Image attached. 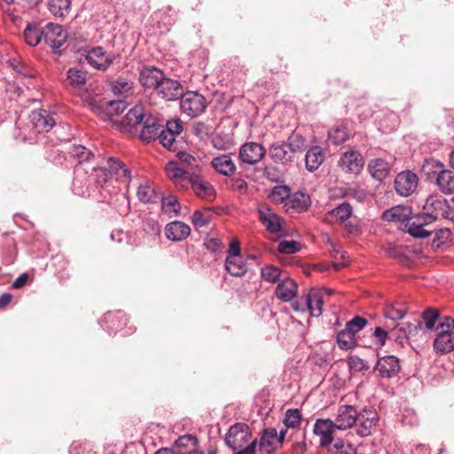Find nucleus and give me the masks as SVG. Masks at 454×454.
<instances>
[{
	"instance_id": "obj_1",
	"label": "nucleus",
	"mask_w": 454,
	"mask_h": 454,
	"mask_svg": "<svg viewBox=\"0 0 454 454\" xmlns=\"http://www.w3.org/2000/svg\"><path fill=\"white\" fill-rule=\"evenodd\" d=\"M225 443L234 451L233 454H255L257 439L253 438L248 425L236 423L230 427L225 436Z\"/></svg>"
},
{
	"instance_id": "obj_2",
	"label": "nucleus",
	"mask_w": 454,
	"mask_h": 454,
	"mask_svg": "<svg viewBox=\"0 0 454 454\" xmlns=\"http://www.w3.org/2000/svg\"><path fill=\"white\" fill-rule=\"evenodd\" d=\"M434 348L437 353L447 354L454 350V319L443 317L436 325Z\"/></svg>"
},
{
	"instance_id": "obj_3",
	"label": "nucleus",
	"mask_w": 454,
	"mask_h": 454,
	"mask_svg": "<svg viewBox=\"0 0 454 454\" xmlns=\"http://www.w3.org/2000/svg\"><path fill=\"white\" fill-rule=\"evenodd\" d=\"M207 103L205 97L197 91H187L180 98L181 110L193 118L205 112Z\"/></svg>"
},
{
	"instance_id": "obj_4",
	"label": "nucleus",
	"mask_w": 454,
	"mask_h": 454,
	"mask_svg": "<svg viewBox=\"0 0 454 454\" xmlns=\"http://www.w3.org/2000/svg\"><path fill=\"white\" fill-rule=\"evenodd\" d=\"M323 303L322 294L310 291L303 299L294 301L292 307L296 311L309 310L312 317H319L323 311Z\"/></svg>"
},
{
	"instance_id": "obj_5",
	"label": "nucleus",
	"mask_w": 454,
	"mask_h": 454,
	"mask_svg": "<svg viewBox=\"0 0 454 454\" xmlns=\"http://www.w3.org/2000/svg\"><path fill=\"white\" fill-rule=\"evenodd\" d=\"M154 454H203L198 450V440L192 434L180 436L171 449H160Z\"/></svg>"
},
{
	"instance_id": "obj_6",
	"label": "nucleus",
	"mask_w": 454,
	"mask_h": 454,
	"mask_svg": "<svg viewBox=\"0 0 454 454\" xmlns=\"http://www.w3.org/2000/svg\"><path fill=\"white\" fill-rule=\"evenodd\" d=\"M447 200L442 196L431 194L427 198L422 213L429 222H434L440 217H445L447 215Z\"/></svg>"
},
{
	"instance_id": "obj_7",
	"label": "nucleus",
	"mask_w": 454,
	"mask_h": 454,
	"mask_svg": "<svg viewBox=\"0 0 454 454\" xmlns=\"http://www.w3.org/2000/svg\"><path fill=\"white\" fill-rule=\"evenodd\" d=\"M379 422V416L376 410L364 408L357 414L356 433L362 437L369 436L375 430Z\"/></svg>"
},
{
	"instance_id": "obj_8",
	"label": "nucleus",
	"mask_w": 454,
	"mask_h": 454,
	"mask_svg": "<svg viewBox=\"0 0 454 454\" xmlns=\"http://www.w3.org/2000/svg\"><path fill=\"white\" fill-rule=\"evenodd\" d=\"M266 154L265 147L256 142H247L239 148V158L241 163L254 165L260 162Z\"/></svg>"
},
{
	"instance_id": "obj_9",
	"label": "nucleus",
	"mask_w": 454,
	"mask_h": 454,
	"mask_svg": "<svg viewBox=\"0 0 454 454\" xmlns=\"http://www.w3.org/2000/svg\"><path fill=\"white\" fill-rule=\"evenodd\" d=\"M258 215L260 221L270 234L276 237H280L284 234L280 217L270 207L266 205L260 206L258 207Z\"/></svg>"
},
{
	"instance_id": "obj_10",
	"label": "nucleus",
	"mask_w": 454,
	"mask_h": 454,
	"mask_svg": "<svg viewBox=\"0 0 454 454\" xmlns=\"http://www.w3.org/2000/svg\"><path fill=\"white\" fill-rule=\"evenodd\" d=\"M419 184L417 175L411 170L400 172L395 179V189L401 196H410L412 194Z\"/></svg>"
},
{
	"instance_id": "obj_11",
	"label": "nucleus",
	"mask_w": 454,
	"mask_h": 454,
	"mask_svg": "<svg viewBox=\"0 0 454 454\" xmlns=\"http://www.w3.org/2000/svg\"><path fill=\"white\" fill-rule=\"evenodd\" d=\"M333 420L318 419L314 424L313 432L319 437V444L323 448L330 446L333 442V434L337 430Z\"/></svg>"
},
{
	"instance_id": "obj_12",
	"label": "nucleus",
	"mask_w": 454,
	"mask_h": 454,
	"mask_svg": "<svg viewBox=\"0 0 454 454\" xmlns=\"http://www.w3.org/2000/svg\"><path fill=\"white\" fill-rule=\"evenodd\" d=\"M148 114L142 104H137L128 111L124 118L120 121L121 131L130 132L133 128L142 125Z\"/></svg>"
},
{
	"instance_id": "obj_13",
	"label": "nucleus",
	"mask_w": 454,
	"mask_h": 454,
	"mask_svg": "<svg viewBox=\"0 0 454 454\" xmlns=\"http://www.w3.org/2000/svg\"><path fill=\"white\" fill-rule=\"evenodd\" d=\"M166 175L169 180L179 189L187 190L189 188V180L192 173H190L181 168L176 161H169L165 166Z\"/></svg>"
},
{
	"instance_id": "obj_14",
	"label": "nucleus",
	"mask_w": 454,
	"mask_h": 454,
	"mask_svg": "<svg viewBox=\"0 0 454 454\" xmlns=\"http://www.w3.org/2000/svg\"><path fill=\"white\" fill-rule=\"evenodd\" d=\"M364 161L358 151L350 149L342 153L339 160V166L342 171L350 174H358L363 169Z\"/></svg>"
},
{
	"instance_id": "obj_15",
	"label": "nucleus",
	"mask_w": 454,
	"mask_h": 454,
	"mask_svg": "<svg viewBox=\"0 0 454 454\" xmlns=\"http://www.w3.org/2000/svg\"><path fill=\"white\" fill-rule=\"evenodd\" d=\"M140 138L144 141H151L158 138L164 128V120L149 114L144 123L141 125Z\"/></svg>"
},
{
	"instance_id": "obj_16",
	"label": "nucleus",
	"mask_w": 454,
	"mask_h": 454,
	"mask_svg": "<svg viewBox=\"0 0 454 454\" xmlns=\"http://www.w3.org/2000/svg\"><path fill=\"white\" fill-rule=\"evenodd\" d=\"M189 187L200 199L212 201L215 198L213 185L201 176L192 173L189 180Z\"/></svg>"
},
{
	"instance_id": "obj_17",
	"label": "nucleus",
	"mask_w": 454,
	"mask_h": 454,
	"mask_svg": "<svg viewBox=\"0 0 454 454\" xmlns=\"http://www.w3.org/2000/svg\"><path fill=\"white\" fill-rule=\"evenodd\" d=\"M43 39L52 49L60 48L67 39V32L61 25L48 23L43 31Z\"/></svg>"
},
{
	"instance_id": "obj_18",
	"label": "nucleus",
	"mask_w": 454,
	"mask_h": 454,
	"mask_svg": "<svg viewBox=\"0 0 454 454\" xmlns=\"http://www.w3.org/2000/svg\"><path fill=\"white\" fill-rule=\"evenodd\" d=\"M357 411L352 405H340L338 408L335 420L333 421L339 430L351 428L357 420Z\"/></svg>"
},
{
	"instance_id": "obj_19",
	"label": "nucleus",
	"mask_w": 454,
	"mask_h": 454,
	"mask_svg": "<svg viewBox=\"0 0 454 454\" xmlns=\"http://www.w3.org/2000/svg\"><path fill=\"white\" fill-rule=\"evenodd\" d=\"M164 76L165 75L160 69L148 66L141 69L139 74V82L146 89L158 90Z\"/></svg>"
},
{
	"instance_id": "obj_20",
	"label": "nucleus",
	"mask_w": 454,
	"mask_h": 454,
	"mask_svg": "<svg viewBox=\"0 0 454 454\" xmlns=\"http://www.w3.org/2000/svg\"><path fill=\"white\" fill-rule=\"evenodd\" d=\"M431 223L432 222L426 219L425 215L420 214L414 217H410L404 227L411 236L423 239L428 237L432 233V231L426 229V226Z\"/></svg>"
},
{
	"instance_id": "obj_21",
	"label": "nucleus",
	"mask_w": 454,
	"mask_h": 454,
	"mask_svg": "<svg viewBox=\"0 0 454 454\" xmlns=\"http://www.w3.org/2000/svg\"><path fill=\"white\" fill-rule=\"evenodd\" d=\"M29 118L30 121L38 132H48L56 123L53 116L45 109L33 111Z\"/></svg>"
},
{
	"instance_id": "obj_22",
	"label": "nucleus",
	"mask_w": 454,
	"mask_h": 454,
	"mask_svg": "<svg viewBox=\"0 0 454 454\" xmlns=\"http://www.w3.org/2000/svg\"><path fill=\"white\" fill-rule=\"evenodd\" d=\"M375 370L381 378H392L400 371L399 360L395 356H383L378 360Z\"/></svg>"
},
{
	"instance_id": "obj_23",
	"label": "nucleus",
	"mask_w": 454,
	"mask_h": 454,
	"mask_svg": "<svg viewBox=\"0 0 454 454\" xmlns=\"http://www.w3.org/2000/svg\"><path fill=\"white\" fill-rule=\"evenodd\" d=\"M157 91L167 100L177 99L184 94L183 86L179 82L166 78L165 76Z\"/></svg>"
},
{
	"instance_id": "obj_24",
	"label": "nucleus",
	"mask_w": 454,
	"mask_h": 454,
	"mask_svg": "<svg viewBox=\"0 0 454 454\" xmlns=\"http://www.w3.org/2000/svg\"><path fill=\"white\" fill-rule=\"evenodd\" d=\"M86 59L90 67L98 70L107 69L113 62L102 47H95L89 51Z\"/></svg>"
},
{
	"instance_id": "obj_25",
	"label": "nucleus",
	"mask_w": 454,
	"mask_h": 454,
	"mask_svg": "<svg viewBox=\"0 0 454 454\" xmlns=\"http://www.w3.org/2000/svg\"><path fill=\"white\" fill-rule=\"evenodd\" d=\"M190 233V226L180 221L171 222L165 227V236L168 239L172 241H181L185 239Z\"/></svg>"
},
{
	"instance_id": "obj_26",
	"label": "nucleus",
	"mask_w": 454,
	"mask_h": 454,
	"mask_svg": "<svg viewBox=\"0 0 454 454\" xmlns=\"http://www.w3.org/2000/svg\"><path fill=\"white\" fill-rule=\"evenodd\" d=\"M297 289L298 286L294 280L284 278L278 284L275 294L278 299L283 301H290L296 296Z\"/></svg>"
},
{
	"instance_id": "obj_27",
	"label": "nucleus",
	"mask_w": 454,
	"mask_h": 454,
	"mask_svg": "<svg viewBox=\"0 0 454 454\" xmlns=\"http://www.w3.org/2000/svg\"><path fill=\"white\" fill-rule=\"evenodd\" d=\"M211 164L215 170L223 176H230L236 171V165L228 154L215 157Z\"/></svg>"
},
{
	"instance_id": "obj_28",
	"label": "nucleus",
	"mask_w": 454,
	"mask_h": 454,
	"mask_svg": "<svg viewBox=\"0 0 454 454\" xmlns=\"http://www.w3.org/2000/svg\"><path fill=\"white\" fill-rule=\"evenodd\" d=\"M270 158L277 163L286 164L292 161L294 156L286 143H274L269 150Z\"/></svg>"
},
{
	"instance_id": "obj_29",
	"label": "nucleus",
	"mask_w": 454,
	"mask_h": 454,
	"mask_svg": "<svg viewBox=\"0 0 454 454\" xmlns=\"http://www.w3.org/2000/svg\"><path fill=\"white\" fill-rule=\"evenodd\" d=\"M285 206L286 207V211L292 209L299 213L303 212L310 206V198L303 192H296L290 196L289 200L286 201Z\"/></svg>"
},
{
	"instance_id": "obj_30",
	"label": "nucleus",
	"mask_w": 454,
	"mask_h": 454,
	"mask_svg": "<svg viewBox=\"0 0 454 454\" xmlns=\"http://www.w3.org/2000/svg\"><path fill=\"white\" fill-rule=\"evenodd\" d=\"M106 164L112 178L114 177L116 180L121 181L130 180V171L118 159L110 158Z\"/></svg>"
},
{
	"instance_id": "obj_31",
	"label": "nucleus",
	"mask_w": 454,
	"mask_h": 454,
	"mask_svg": "<svg viewBox=\"0 0 454 454\" xmlns=\"http://www.w3.org/2000/svg\"><path fill=\"white\" fill-rule=\"evenodd\" d=\"M368 169L372 176L378 181L384 180L390 172L388 162L380 158L372 160L368 165Z\"/></svg>"
},
{
	"instance_id": "obj_32",
	"label": "nucleus",
	"mask_w": 454,
	"mask_h": 454,
	"mask_svg": "<svg viewBox=\"0 0 454 454\" xmlns=\"http://www.w3.org/2000/svg\"><path fill=\"white\" fill-rule=\"evenodd\" d=\"M325 160V153L320 146H312L306 153L305 163L309 171L317 170Z\"/></svg>"
},
{
	"instance_id": "obj_33",
	"label": "nucleus",
	"mask_w": 454,
	"mask_h": 454,
	"mask_svg": "<svg viewBox=\"0 0 454 454\" xmlns=\"http://www.w3.org/2000/svg\"><path fill=\"white\" fill-rule=\"evenodd\" d=\"M445 168L444 165L434 159H427L421 168L422 173L430 182L435 181Z\"/></svg>"
},
{
	"instance_id": "obj_34",
	"label": "nucleus",
	"mask_w": 454,
	"mask_h": 454,
	"mask_svg": "<svg viewBox=\"0 0 454 454\" xmlns=\"http://www.w3.org/2000/svg\"><path fill=\"white\" fill-rule=\"evenodd\" d=\"M278 444V431L275 428L266 429L260 439V450L271 453Z\"/></svg>"
},
{
	"instance_id": "obj_35",
	"label": "nucleus",
	"mask_w": 454,
	"mask_h": 454,
	"mask_svg": "<svg viewBox=\"0 0 454 454\" xmlns=\"http://www.w3.org/2000/svg\"><path fill=\"white\" fill-rule=\"evenodd\" d=\"M224 267L234 277L243 276L247 271V266L242 255L226 258Z\"/></svg>"
},
{
	"instance_id": "obj_36",
	"label": "nucleus",
	"mask_w": 454,
	"mask_h": 454,
	"mask_svg": "<svg viewBox=\"0 0 454 454\" xmlns=\"http://www.w3.org/2000/svg\"><path fill=\"white\" fill-rule=\"evenodd\" d=\"M439 189L445 194L454 192V172L444 168L441 175L434 181Z\"/></svg>"
},
{
	"instance_id": "obj_37",
	"label": "nucleus",
	"mask_w": 454,
	"mask_h": 454,
	"mask_svg": "<svg viewBox=\"0 0 454 454\" xmlns=\"http://www.w3.org/2000/svg\"><path fill=\"white\" fill-rule=\"evenodd\" d=\"M411 214L410 207H395L383 213V219L388 222H407Z\"/></svg>"
},
{
	"instance_id": "obj_38",
	"label": "nucleus",
	"mask_w": 454,
	"mask_h": 454,
	"mask_svg": "<svg viewBox=\"0 0 454 454\" xmlns=\"http://www.w3.org/2000/svg\"><path fill=\"white\" fill-rule=\"evenodd\" d=\"M70 0H47V6L51 13L56 17H65L69 13Z\"/></svg>"
},
{
	"instance_id": "obj_39",
	"label": "nucleus",
	"mask_w": 454,
	"mask_h": 454,
	"mask_svg": "<svg viewBox=\"0 0 454 454\" xmlns=\"http://www.w3.org/2000/svg\"><path fill=\"white\" fill-rule=\"evenodd\" d=\"M24 39L30 46H36L43 38V31L35 24H28L24 32Z\"/></svg>"
},
{
	"instance_id": "obj_40",
	"label": "nucleus",
	"mask_w": 454,
	"mask_h": 454,
	"mask_svg": "<svg viewBox=\"0 0 454 454\" xmlns=\"http://www.w3.org/2000/svg\"><path fill=\"white\" fill-rule=\"evenodd\" d=\"M87 81V74L86 72L76 69V68H70L67 72V82L69 85H71L74 89L82 90Z\"/></svg>"
},
{
	"instance_id": "obj_41",
	"label": "nucleus",
	"mask_w": 454,
	"mask_h": 454,
	"mask_svg": "<svg viewBox=\"0 0 454 454\" xmlns=\"http://www.w3.org/2000/svg\"><path fill=\"white\" fill-rule=\"evenodd\" d=\"M407 313V307L404 303L395 302L384 308V315L391 320L403 318Z\"/></svg>"
},
{
	"instance_id": "obj_42",
	"label": "nucleus",
	"mask_w": 454,
	"mask_h": 454,
	"mask_svg": "<svg viewBox=\"0 0 454 454\" xmlns=\"http://www.w3.org/2000/svg\"><path fill=\"white\" fill-rule=\"evenodd\" d=\"M352 215V207L348 203H341L327 214V220L329 218H336L340 222H345Z\"/></svg>"
},
{
	"instance_id": "obj_43",
	"label": "nucleus",
	"mask_w": 454,
	"mask_h": 454,
	"mask_svg": "<svg viewBox=\"0 0 454 454\" xmlns=\"http://www.w3.org/2000/svg\"><path fill=\"white\" fill-rule=\"evenodd\" d=\"M137 194L138 200L143 203H153L158 198L154 188L149 184H140Z\"/></svg>"
},
{
	"instance_id": "obj_44",
	"label": "nucleus",
	"mask_w": 454,
	"mask_h": 454,
	"mask_svg": "<svg viewBox=\"0 0 454 454\" xmlns=\"http://www.w3.org/2000/svg\"><path fill=\"white\" fill-rule=\"evenodd\" d=\"M356 335L352 330H341L337 335V342L341 349H350L356 343Z\"/></svg>"
},
{
	"instance_id": "obj_45",
	"label": "nucleus",
	"mask_w": 454,
	"mask_h": 454,
	"mask_svg": "<svg viewBox=\"0 0 454 454\" xmlns=\"http://www.w3.org/2000/svg\"><path fill=\"white\" fill-rule=\"evenodd\" d=\"M132 89L133 82L124 78H118L112 82V90L117 96H127Z\"/></svg>"
},
{
	"instance_id": "obj_46",
	"label": "nucleus",
	"mask_w": 454,
	"mask_h": 454,
	"mask_svg": "<svg viewBox=\"0 0 454 454\" xmlns=\"http://www.w3.org/2000/svg\"><path fill=\"white\" fill-rule=\"evenodd\" d=\"M328 138L333 145H341L348 138V134L347 129L343 126H336L328 131Z\"/></svg>"
},
{
	"instance_id": "obj_47",
	"label": "nucleus",
	"mask_w": 454,
	"mask_h": 454,
	"mask_svg": "<svg viewBox=\"0 0 454 454\" xmlns=\"http://www.w3.org/2000/svg\"><path fill=\"white\" fill-rule=\"evenodd\" d=\"M290 196V189L286 185L275 186L270 193V200L277 204L287 201Z\"/></svg>"
},
{
	"instance_id": "obj_48",
	"label": "nucleus",
	"mask_w": 454,
	"mask_h": 454,
	"mask_svg": "<svg viewBox=\"0 0 454 454\" xmlns=\"http://www.w3.org/2000/svg\"><path fill=\"white\" fill-rule=\"evenodd\" d=\"M262 278L270 283H275L281 278V270L273 265H266L261 269Z\"/></svg>"
},
{
	"instance_id": "obj_49",
	"label": "nucleus",
	"mask_w": 454,
	"mask_h": 454,
	"mask_svg": "<svg viewBox=\"0 0 454 454\" xmlns=\"http://www.w3.org/2000/svg\"><path fill=\"white\" fill-rule=\"evenodd\" d=\"M286 145L294 155L295 153L301 152L303 150L305 140L301 135L293 134L288 137Z\"/></svg>"
},
{
	"instance_id": "obj_50",
	"label": "nucleus",
	"mask_w": 454,
	"mask_h": 454,
	"mask_svg": "<svg viewBox=\"0 0 454 454\" xmlns=\"http://www.w3.org/2000/svg\"><path fill=\"white\" fill-rule=\"evenodd\" d=\"M301 414L298 409H289L286 412L284 423L286 427L295 428L300 426Z\"/></svg>"
},
{
	"instance_id": "obj_51",
	"label": "nucleus",
	"mask_w": 454,
	"mask_h": 454,
	"mask_svg": "<svg viewBox=\"0 0 454 454\" xmlns=\"http://www.w3.org/2000/svg\"><path fill=\"white\" fill-rule=\"evenodd\" d=\"M175 135L171 134L169 131L165 130L164 128L160 131L158 138L160 143L170 151L176 150V140Z\"/></svg>"
},
{
	"instance_id": "obj_52",
	"label": "nucleus",
	"mask_w": 454,
	"mask_h": 454,
	"mask_svg": "<svg viewBox=\"0 0 454 454\" xmlns=\"http://www.w3.org/2000/svg\"><path fill=\"white\" fill-rule=\"evenodd\" d=\"M91 176L95 182L100 186H103L112 179L111 173L106 167L94 168Z\"/></svg>"
},
{
	"instance_id": "obj_53",
	"label": "nucleus",
	"mask_w": 454,
	"mask_h": 454,
	"mask_svg": "<svg viewBox=\"0 0 454 454\" xmlns=\"http://www.w3.org/2000/svg\"><path fill=\"white\" fill-rule=\"evenodd\" d=\"M162 210L168 215H176L180 210V205L175 197L163 198L161 200Z\"/></svg>"
},
{
	"instance_id": "obj_54",
	"label": "nucleus",
	"mask_w": 454,
	"mask_h": 454,
	"mask_svg": "<svg viewBox=\"0 0 454 454\" xmlns=\"http://www.w3.org/2000/svg\"><path fill=\"white\" fill-rule=\"evenodd\" d=\"M82 167H78L75 169V177L73 181V192L74 194L78 196H84L87 193V186L85 184H82V180L81 177H82Z\"/></svg>"
},
{
	"instance_id": "obj_55",
	"label": "nucleus",
	"mask_w": 454,
	"mask_h": 454,
	"mask_svg": "<svg viewBox=\"0 0 454 454\" xmlns=\"http://www.w3.org/2000/svg\"><path fill=\"white\" fill-rule=\"evenodd\" d=\"M211 221V215L209 210L200 211L197 210L193 213L192 222L196 228H202Z\"/></svg>"
},
{
	"instance_id": "obj_56",
	"label": "nucleus",
	"mask_w": 454,
	"mask_h": 454,
	"mask_svg": "<svg viewBox=\"0 0 454 454\" xmlns=\"http://www.w3.org/2000/svg\"><path fill=\"white\" fill-rule=\"evenodd\" d=\"M127 106L128 105L124 100H112L107 103L106 111V114L112 117L122 113L127 108Z\"/></svg>"
},
{
	"instance_id": "obj_57",
	"label": "nucleus",
	"mask_w": 454,
	"mask_h": 454,
	"mask_svg": "<svg viewBox=\"0 0 454 454\" xmlns=\"http://www.w3.org/2000/svg\"><path fill=\"white\" fill-rule=\"evenodd\" d=\"M439 317V314L436 310L433 309H426L422 314V319L425 323V327L427 330H432L435 323Z\"/></svg>"
},
{
	"instance_id": "obj_58",
	"label": "nucleus",
	"mask_w": 454,
	"mask_h": 454,
	"mask_svg": "<svg viewBox=\"0 0 454 454\" xmlns=\"http://www.w3.org/2000/svg\"><path fill=\"white\" fill-rule=\"evenodd\" d=\"M278 249L282 254H294L301 249V244L295 240H283L279 242Z\"/></svg>"
},
{
	"instance_id": "obj_59",
	"label": "nucleus",
	"mask_w": 454,
	"mask_h": 454,
	"mask_svg": "<svg viewBox=\"0 0 454 454\" xmlns=\"http://www.w3.org/2000/svg\"><path fill=\"white\" fill-rule=\"evenodd\" d=\"M389 339L400 343H402L403 340H407L405 330L402 323L396 324L395 327L389 329Z\"/></svg>"
},
{
	"instance_id": "obj_60",
	"label": "nucleus",
	"mask_w": 454,
	"mask_h": 454,
	"mask_svg": "<svg viewBox=\"0 0 454 454\" xmlns=\"http://www.w3.org/2000/svg\"><path fill=\"white\" fill-rule=\"evenodd\" d=\"M372 337L375 339L376 343L381 348L385 345L387 339H389V330L377 326L374 329Z\"/></svg>"
},
{
	"instance_id": "obj_61",
	"label": "nucleus",
	"mask_w": 454,
	"mask_h": 454,
	"mask_svg": "<svg viewBox=\"0 0 454 454\" xmlns=\"http://www.w3.org/2000/svg\"><path fill=\"white\" fill-rule=\"evenodd\" d=\"M366 324L367 320L365 318L356 316L352 320L348 321L345 327L352 330L353 333L356 335V333L362 330Z\"/></svg>"
},
{
	"instance_id": "obj_62",
	"label": "nucleus",
	"mask_w": 454,
	"mask_h": 454,
	"mask_svg": "<svg viewBox=\"0 0 454 454\" xmlns=\"http://www.w3.org/2000/svg\"><path fill=\"white\" fill-rule=\"evenodd\" d=\"M349 366H350L351 370L356 371V372L367 371L370 368V365L368 364V363L365 360H364L358 356L350 357Z\"/></svg>"
},
{
	"instance_id": "obj_63",
	"label": "nucleus",
	"mask_w": 454,
	"mask_h": 454,
	"mask_svg": "<svg viewBox=\"0 0 454 454\" xmlns=\"http://www.w3.org/2000/svg\"><path fill=\"white\" fill-rule=\"evenodd\" d=\"M164 129L169 131L171 134L177 136L183 131V125L179 120H171L164 122Z\"/></svg>"
},
{
	"instance_id": "obj_64",
	"label": "nucleus",
	"mask_w": 454,
	"mask_h": 454,
	"mask_svg": "<svg viewBox=\"0 0 454 454\" xmlns=\"http://www.w3.org/2000/svg\"><path fill=\"white\" fill-rule=\"evenodd\" d=\"M72 154L79 159L80 163L84 160H88L91 156L90 151L82 145L74 146Z\"/></svg>"
}]
</instances>
